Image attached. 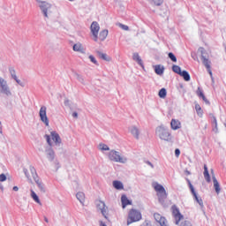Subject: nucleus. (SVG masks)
I'll return each mask as SVG.
<instances>
[{"instance_id":"obj_1","label":"nucleus","mask_w":226,"mask_h":226,"mask_svg":"<svg viewBox=\"0 0 226 226\" xmlns=\"http://www.w3.org/2000/svg\"><path fill=\"white\" fill-rule=\"evenodd\" d=\"M140 220H142L140 210L131 208L127 215V225H132V223H136L137 222H140Z\"/></svg>"},{"instance_id":"obj_2","label":"nucleus","mask_w":226,"mask_h":226,"mask_svg":"<svg viewBox=\"0 0 226 226\" xmlns=\"http://www.w3.org/2000/svg\"><path fill=\"white\" fill-rule=\"evenodd\" d=\"M30 172L31 174L26 173V177H28L30 181L31 179H34L36 185H38L41 192H42V193H45V188L43 187V184L41 183V181H40V178L38 177V174H36V170H34V168H31Z\"/></svg>"},{"instance_id":"obj_3","label":"nucleus","mask_w":226,"mask_h":226,"mask_svg":"<svg viewBox=\"0 0 226 226\" xmlns=\"http://www.w3.org/2000/svg\"><path fill=\"white\" fill-rule=\"evenodd\" d=\"M153 187L157 193V197H158L160 202H162L165 199H167V191H165V188L163 187V185H162L158 183H154Z\"/></svg>"},{"instance_id":"obj_4","label":"nucleus","mask_w":226,"mask_h":226,"mask_svg":"<svg viewBox=\"0 0 226 226\" xmlns=\"http://www.w3.org/2000/svg\"><path fill=\"white\" fill-rule=\"evenodd\" d=\"M156 133L162 140L169 141L171 139L170 132L163 126H159L156 129Z\"/></svg>"},{"instance_id":"obj_5","label":"nucleus","mask_w":226,"mask_h":226,"mask_svg":"<svg viewBox=\"0 0 226 226\" xmlns=\"http://www.w3.org/2000/svg\"><path fill=\"white\" fill-rule=\"evenodd\" d=\"M171 211H172L173 217L175 219L176 225H179V223L181 222V220L185 219V216L181 214V212H179V208H177L176 205H173L171 207Z\"/></svg>"},{"instance_id":"obj_6","label":"nucleus","mask_w":226,"mask_h":226,"mask_svg":"<svg viewBox=\"0 0 226 226\" xmlns=\"http://www.w3.org/2000/svg\"><path fill=\"white\" fill-rule=\"evenodd\" d=\"M96 207L97 209L101 211L102 216H104L106 220H109V207H107V205H105V202L98 200L96 203Z\"/></svg>"},{"instance_id":"obj_7","label":"nucleus","mask_w":226,"mask_h":226,"mask_svg":"<svg viewBox=\"0 0 226 226\" xmlns=\"http://www.w3.org/2000/svg\"><path fill=\"white\" fill-rule=\"evenodd\" d=\"M109 158L111 160V162H116L118 163H124V159L121 157L119 154V152L111 150L109 154Z\"/></svg>"},{"instance_id":"obj_8","label":"nucleus","mask_w":226,"mask_h":226,"mask_svg":"<svg viewBox=\"0 0 226 226\" xmlns=\"http://www.w3.org/2000/svg\"><path fill=\"white\" fill-rule=\"evenodd\" d=\"M0 93L2 94H6V96H10L11 94V92L10 91V87H8V83L4 79L0 77Z\"/></svg>"},{"instance_id":"obj_9","label":"nucleus","mask_w":226,"mask_h":226,"mask_svg":"<svg viewBox=\"0 0 226 226\" xmlns=\"http://www.w3.org/2000/svg\"><path fill=\"white\" fill-rule=\"evenodd\" d=\"M90 31L94 36V40L98 41V33H100V24L98 22L94 21L90 26Z\"/></svg>"},{"instance_id":"obj_10","label":"nucleus","mask_w":226,"mask_h":226,"mask_svg":"<svg viewBox=\"0 0 226 226\" xmlns=\"http://www.w3.org/2000/svg\"><path fill=\"white\" fill-rule=\"evenodd\" d=\"M39 116L41 118V121L44 123L46 126H49V117H47V107L42 106L40 109Z\"/></svg>"},{"instance_id":"obj_11","label":"nucleus","mask_w":226,"mask_h":226,"mask_svg":"<svg viewBox=\"0 0 226 226\" xmlns=\"http://www.w3.org/2000/svg\"><path fill=\"white\" fill-rule=\"evenodd\" d=\"M154 218L157 222V223H159L161 226H168L167 219L163 217L162 215H160L159 213H154Z\"/></svg>"},{"instance_id":"obj_12","label":"nucleus","mask_w":226,"mask_h":226,"mask_svg":"<svg viewBox=\"0 0 226 226\" xmlns=\"http://www.w3.org/2000/svg\"><path fill=\"white\" fill-rule=\"evenodd\" d=\"M187 181H188L189 188H190L195 200L198 202V204H200V206H203L204 202L202 201V199H200V198H199V196H197V192H195V188H193L192 182H190V180H187Z\"/></svg>"},{"instance_id":"obj_13","label":"nucleus","mask_w":226,"mask_h":226,"mask_svg":"<svg viewBox=\"0 0 226 226\" xmlns=\"http://www.w3.org/2000/svg\"><path fill=\"white\" fill-rule=\"evenodd\" d=\"M72 50L74 52H79V54H86V48L80 42H77L72 46Z\"/></svg>"},{"instance_id":"obj_14","label":"nucleus","mask_w":226,"mask_h":226,"mask_svg":"<svg viewBox=\"0 0 226 226\" xmlns=\"http://www.w3.org/2000/svg\"><path fill=\"white\" fill-rule=\"evenodd\" d=\"M40 8L42 11L43 14L45 17H48L47 11H49V8H50V4L49 3L46 2H42L40 4Z\"/></svg>"},{"instance_id":"obj_15","label":"nucleus","mask_w":226,"mask_h":226,"mask_svg":"<svg viewBox=\"0 0 226 226\" xmlns=\"http://www.w3.org/2000/svg\"><path fill=\"white\" fill-rule=\"evenodd\" d=\"M121 203H122V207L124 209L126 206H132V200H128V197L126 195H122L121 197Z\"/></svg>"},{"instance_id":"obj_16","label":"nucleus","mask_w":226,"mask_h":226,"mask_svg":"<svg viewBox=\"0 0 226 226\" xmlns=\"http://www.w3.org/2000/svg\"><path fill=\"white\" fill-rule=\"evenodd\" d=\"M211 174L213 175V181H214V187L216 192V193H220V184L218 183V180H216V177H215V170H211Z\"/></svg>"},{"instance_id":"obj_17","label":"nucleus","mask_w":226,"mask_h":226,"mask_svg":"<svg viewBox=\"0 0 226 226\" xmlns=\"http://www.w3.org/2000/svg\"><path fill=\"white\" fill-rule=\"evenodd\" d=\"M202 63L206 66L209 75H213V72H211V62H209V59L202 56Z\"/></svg>"},{"instance_id":"obj_18","label":"nucleus","mask_w":226,"mask_h":226,"mask_svg":"<svg viewBox=\"0 0 226 226\" xmlns=\"http://www.w3.org/2000/svg\"><path fill=\"white\" fill-rule=\"evenodd\" d=\"M196 94L199 98H202L203 102H205L207 105H209V101L207 100V98H206V95H204V92H202V89H200V87H198Z\"/></svg>"},{"instance_id":"obj_19","label":"nucleus","mask_w":226,"mask_h":226,"mask_svg":"<svg viewBox=\"0 0 226 226\" xmlns=\"http://www.w3.org/2000/svg\"><path fill=\"white\" fill-rule=\"evenodd\" d=\"M170 126L172 130H179L181 128V122L177 119H171Z\"/></svg>"},{"instance_id":"obj_20","label":"nucleus","mask_w":226,"mask_h":226,"mask_svg":"<svg viewBox=\"0 0 226 226\" xmlns=\"http://www.w3.org/2000/svg\"><path fill=\"white\" fill-rule=\"evenodd\" d=\"M50 135H51V139H52L53 142H55V144H61V137L59 136V134L57 132H51Z\"/></svg>"},{"instance_id":"obj_21","label":"nucleus","mask_w":226,"mask_h":226,"mask_svg":"<svg viewBox=\"0 0 226 226\" xmlns=\"http://www.w3.org/2000/svg\"><path fill=\"white\" fill-rule=\"evenodd\" d=\"M107 36H109V30H102L98 35V40H100V41H104V40L107 39Z\"/></svg>"},{"instance_id":"obj_22","label":"nucleus","mask_w":226,"mask_h":226,"mask_svg":"<svg viewBox=\"0 0 226 226\" xmlns=\"http://www.w3.org/2000/svg\"><path fill=\"white\" fill-rule=\"evenodd\" d=\"M154 72L156 73V75H163V72H165V67H163V65H154Z\"/></svg>"},{"instance_id":"obj_23","label":"nucleus","mask_w":226,"mask_h":226,"mask_svg":"<svg viewBox=\"0 0 226 226\" xmlns=\"http://www.w3.org/2000/svg\"><path fill=\"white\" fill-rule=\"evenodd\" d=\"M203 176L207 181V183H211V177L209 176V170H207V165H204V172Z\"/></svg>"},{"instance_id":"obj_24","label":"nucleus","mask_w":226,"mask_h":226,"mask_svg":"<svg viewBox=\"0 0 226 226\" xmlns=\"http://www.w3.org/2000/svg\"><path fill=\"white\" fill-rule=\"evenodd\" d=\"M96 54L99 59H102V61H110V56H109L106 53H102L101 51H96Z\"/></svg>"},{"instance_id":"obj_25","label":"nucleus","mask_w":226,"mask_h":226,"mask_svg":"<svg viewBox=\"0 0 226 226\" xmlns=\"http://www.w3.org/2000/svg\"><path fill=\"white\" fill-rule=\"evenodd\" d=\"M113 186L116 190H124V185L119 180L113 181Z\"/></svg>"},{"instance_id":"obj_26","label":"nucleus","mask_w":226,"mask_h":226,"mask_svg":"<svg viewBox=\"0 0 226 226\" xmlns=\"http://www.w3.org/2000/svg\"><path fill=\"white\" fill-rule=\"evenodd\" d=\"M132 58L134 61H137L139 66H142L144 68V64H142V58H140V56H139V53H134L132 56Z\"/></svg>"},{"instance_id":"obj_27","label":"nucleus","mask_w":226,"mask_h":226,"mask_svg":"<svg viewBox=\"0 0 226 226\" xmlns=\"http://www.w3.org/2000/svg\"><path fill=\"white\" fill-rule=\"evenodd\" d=\"M195 110H196L197 115L199 116V117H202V116H204V110H202V108L200 107V104H199V103L195 104Z\"/></svg>"},{"instance_id":"obj_28","label":"nucleus","mask_w":226,"mask_h":226,"mask_svg":"<svg viewBox=\"0 0 226 226\" xmlns=\"http://www.w3.org/2000/svg\"><path fill=\"white\" fill-rule=\"evenodd\" d=\"M130 132L132 133V135H133V137H135V139H139V129L137 127H131Z\"/></svg>"},{"instance_id":"obj_29","label":"nucleus","mask_w":226,"mask_h":226,"mask_svg":"<svg viewBox=\"0 0 226 226\" xmlns=\"http://www.w3.org/2000/svg\"><path fill=\"white\" fill-rule=\"evenodd\" d=\"M180 77H183L184 80L185 82H189L190 80V74L186 71H183L182 72L179 73Z\"/></svg>"},{"instance_id":"obj_30","label":"nucleus","mask_w":226,"mask_h":226,"mask_svg":"<svg viewBox=\"0 0 226 226\" xmlns=\"http://www.w3.org/2000/svg\"><path fill=\"white\" fill-rule=\"evenodd\" d=\"M31 197L34 200V202H37V204L41 205V201H40V198H38V195L33 190H31Z\"/></svg>"},{"instance_id":"obj_31","label":"nucleus","mask_w":226,"mask_h":226,"mask_svg":"<svg viewBox=\"0 0 226 226\" xmlns=\"http://www.w3.org/2000/svg\"><path fill=\"white\" fill-rule=\"evenodd\" d=\"M76 197H77L78 200H79V202H81V203L84 202V200L86 199L84 192H78L76 194Z\"/></svg>"},{"instance_id":"obj_32","label":"nucleus","mask_w":226,"mask_h":226,"mask_svg":"<svg viewBox=\"0 0 226 226\" xmlns=\"http://www.w3.org/2000/svg\"><path fill=\"white\" fill-rule=\"evenodd\" d=\"M159 97H160V98H167V89L162 88V89L159 91Z\"/></svg>"},{"instance_id":"obj_33","label":"nucleus","mask_w":226,"mask_h":226,"mask_svg":"<svg viewBox=\"0 0 226 226\" xmlns=\"http://www.w3.org/2000/svg\"><path fill=\"white\" fill-rule=\"evenodd\" d=\"M172 71L175 72V73H177V75H179L182 71H181V67H179V65H173L172 66Z\"/></svg>"},{"instance_id":"obj_34","label":"nucleus","mask_w":226,"mask_h":226,"mask_svg":"<svg viewBox=\"0 0 226 226\" xmlns=\"http://www.w3.org/2000/svg\"><path fill=\"white\" fill-rule=\"evenodd\" d=\"M170 59H171V61H173V63H177V58L176 57V56L174 55V53L170 52L168 54Z\"/></svg>"},{"instance_id":"obj_35","label":"nucleus","mask_w":226,"mask_h":226,"mask_svg":"<svg viewBox=\"0 0 226 226\" xmlns=\"http://www.w3.org/2000/svg\"><path fill=\"white\" fill-rule=\"evenodd\" d=\"M99 149L101 151H109V146L102 143V144L99 145Z\"/></svg>"},{"instance_id":"obj_36","label":"nucleus","mask_w":226,"mask_h":226,"mask_svg":"<svg viewBox=\"0 0 226 226\" xmlns=\"http://www.w3.org/2000/svg\"><path fill=\"white\" fill-rule=\"evenodd\" d=\"M154 4H155V6H160L161 4H162L163 0H153Z\"/></svg>"},{"instance_id":"obj_37","label":"nucleus","mask_w":226,"mask_h":226,"mask_svg":"<svg viewBox=\"0 0 226 226\" xmlns=\"http://www.w3.org/2000/svg\"><path fill=\"white\" fill-rule=\"evenodd\" d=\"M89 59L92 63H94V64H98V61H96V58H94L93 55L89 56Z\"/></svg>"},{"instance_id":"obj_38","label":"nucleus","mask_w":226,"mask_h":226,"mask_svg":"<svg viewBox=\"0 0 226 226\" xmlns=\"http://www.w3.org/2000/svg\"><path fill=\"white\" fill-rule=\"evenodd\" d=\"M9 72H10V73H11L12 79H15V77H17V74H15V69L10 68V69H9Z\"/></svg>"},{"instance_id":"obj_39","label":"nucleus","mask_w":226,"mask_h":226,"mask_svg":"<svg viewBox=\"0 0 226 226\" xmlns=\"http://www.w3.org/2000/svg\"><path fill=\"white\" fill-rule=\"evenodd\" d=\"M180 226H192V222H188V221H185L183 222Z\"/></svg>"},{"instance_id":"obj_40","label":"nucleus","mask_w":226,"mask_h":226,"mask_svg":"<svg viewBox=\"0 0 226 226\" xmlns=\"http://www.w3.org/2000/svg\"><path fill=\"white\" fill-rule=\"evenodd\" d=\"M46 140L49 144V146H52V140H50V136L45 135Z\"/></svg>"},{"instance_id":"obj_41","label":"nucleus","mask_w":226,"mask_h":226,"mask_svg":"<svg viewBox=\"0 0 226 226\" xmlns=\"http://www.w3.org/2000/svg\"><path fill=\"white\" fill-rule=\"evenodd\" d=\"M120 27H121V29H123L124 31H128V30L130 29V27H128V26L123 25V24L120 25Z\"/></svg>"},{"instance_id":"obj_42","label":"nucleus","mask_w":226,"mask_h":226,"mask_svg":"<svg viewBox=\"0 0 226 226\" xmlns=\"http://www.w3.org/2000/svg\"><path fill=\"white\" fill-rule=\"evenodd\" d=\"M180 154H181V150H179V148H177L175 150V156H177V158H179Z\"/></svg>"},{"instance_id":"obj_43","label":"nucleus","mask_w":226,"mask_h":226,"mask_svg":"<svg viewBox=\"0 0 226 226\" xmlns=\"http://www.w3.org/2000/svg\"><path fill=\"white\" fill-rule=\"evenodd\" d=\"M214 125L215 128V132H218V122H216V118H214Z\"/></svg>"},{"instance_id":"obj_44","label":"nucleus","mask_w":226,"mask_h":226,"mask_svg":"<svg viewBox=\"0 0 226 226\" xmlns=\"http://www.w3.org/2000/svg\"><path fill=\"white\" fill-rule=\"evenodd\" d=\"M0 181H1V182L6 181V175L1 174V175H0Z\"/></svg>"},{"instance_id":"obj_45","label":"nucleus","mask_w":226,"mask_h":226,"mask_svg":"<svg viewBox=\"0 0 226 226\" xmlns=\"http://www.w3.org/2000/svg\"><path fill=\"white\" fill-rule=\"evenodd\" d=\"M14 80H16V82H17V84H22L21 82H20V79H19L18 78H17V76H14Z\"/></svg>"},{"instance_id":"obj_46","label":"nucleus","mask_w":226,"mask_h":226,"mask_svg":"<svg viewBox=\"0 0 226 226\" xmlns=\"http://www.w3.org/2000/svg\"><path fill=\"white\" fill-rule=\"evenodd\" d=\"M72 117H79V114L77 112L72 113Z\"/></svg>"},{"instance_id":"obj_47","label":"nucleus","mask_w":226,"mask_h":226,"mask_svg":"<svg viewBox=\"0 0 226 226\" xmlns=\"http://www.w3.org/2000/svg\"><path fill=\"white\" fill-rule=\"evenodd\" d=\"M0 133H3V125L1 124V122H0Z\"/></svg>"},{"instance_id":"obj_48","label":"nucleus","mask_w":226,"mask_h":226,"mask_svg":"<svg viewBox=\"0 0 226 226\" xmlns=\"http://www.w3.org/2000/svg\"><path fill=\"white\" fill-rule=\"evenodd\" d=\"M13 190H14V192H19V187L14 186V187H13Z\"/></svg>"},{"instance_id":"obj_49","label":"nucleus","mask_w":226,"mask_h":226,"mask_svg":"<svg viewBox=\"0 0 226 226\" xmlns=\"http://www.w3.org/2000/svg\"><path fill=\"white\" fill-rule=\"evenodd\" d=\"M44 221L46 222V223H49V218H47V216H44Z\"/></svg>"},{"instance_id":"obj_50","label":"nucleus","mask_w":226,"mask_h":226,"mask_svg":"<svg viewBox=\"0 0 226 226\" xmlns=\"http://www.w3.org/2000/svg\"><path fill=\"white\" fill-rule=\"evenodd\" d=\"M100 226H107V224H105L103 222H101Z\"/></svg>"},{"instance_id":"obj_51","label":"nucleus","mask_w":226,"mask_h":226,"mask_svg":"<svg viewBox=\"0 0 226 226\" xmlns=\"http://www.w3.org/2000/svg\"><path fill=\"white\" fill-rule=\"evenodd\" d=\"M185 174H187V176H190L192 173L188 170H185Z\"/></svg>"},{"instance_id":"obj_52","label":"nucleus","mask_w":226,"mask_h":226,"mask_svg":"<svg viewBox=\"0 0 226 226\" xmlns=\"http://www.w3.org/2000/svg\"><path fill=\"white\" fill-rule=\"evenodd\" d=\"M147 163L153 168V164L151 162H147Z\"/></svg>"},{"instance_id":"obj_53","label":"nucleus","mask_w":226,"mask_h":226,"mask_svg":"<svg viewBox=\"0 0 226 226\" xmlns=\"http://www.w3.org/2000/svg\"><path fill=\"white\" fill-rule=\"evenodd\" d=\"M149 225V222H147V226Z\"/></svg>"},{"instance_id":"obj_54","label":"nucleus","mask_w":226,"mask_h":226,"mask_svg":"<svg viewBox=\"0 0 226 226\" xmlns=\"http://www.w3.org/2000/svg\"><path fill=\"white\" fill-rule=\"evenodd\" d=\"M69 1L72 2L73 0H69Z\"/></svg>"}]
</instances>
